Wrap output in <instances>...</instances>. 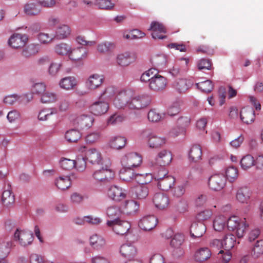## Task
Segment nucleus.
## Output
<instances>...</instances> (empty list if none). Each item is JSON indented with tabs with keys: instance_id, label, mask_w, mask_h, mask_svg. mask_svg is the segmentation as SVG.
Instances as JSON below:
<instances>
[{
	"instance_id": "44",
	"label": "nucleus",
	"mask_w": 263,
	"mask_h": 263,
	"mask_svg": "<svg viewBox=\"0 0 263 263\" xmlns=\"http://www.w3.org/2000/svg\"><path fill=\"white\" fill-rule=\"evenodd\" d=\"M56 186L62 190L69 188L71 185V180L68 176H61L57 178L54 181Z\"/></svg>"
},
{
	"instance_id": "18",
	"label": "nucleus",
	"mask_w": 263,
	"mask_h": 263,
	"mask_svg": "<svg viewBox=\"0 0 263 263\" xmlns=\"http://www.w3.org/2000/svg\"><path fill=\"white\" fill-rule=\"evenodd\" d=\"M167 84V79L160 75L155 74L148 84L149 88L154 91H160L164 90Z\"/></svg>"
},
{
	"instance_id": "14",
	"label": "nucleus",
	"mask_w": 263,
	"mask_h": 263,
	"mask_svg": "<svg viewBox=\"0 0 263 263\" xmlns=\"http://www.w3.org/2000/svg\"><path fill=\"white\" fill-rule=\"evenodd\" d=\"M109 198L116 202H120L125 199L127 196V191L118 186H111L107 193Z\"/></svg>"
},
{
	"instance_id": "34",
	"label": "nucleus",
	"mask_w": 263,
	"mask_h": 263,
	"mask_svg": "<svg viewBox=\"0 0 263 263\" xmlns=\"http://www.w3.org/2000/svg\"><path fill=\"white\" fill-rule=\"evenodd\" d=\"M89 244L92 248L99 250L105 246L106 240L102 235L93 234L89 237Z\"/></svg>"
},
{
	"instance_id": "52",
	"label": "nucleus",
	"mask_w": 263,
	"mask_h": 263,
	"mask_svg": "<svg viewBox=\"0 0 263 263\" xmlns=\"http://www.w3.org/2000/svg\"><path fill=\"white\" fill-rule=\"evenodd\" d=\"M225 178L229 182H234L238 177V170L234 166L227 167L225 170Z\"/></svg>"
},
{
	"instance_id": "47",
	"label": "nucleus",
	"mask_w": 263,
	"mask_h": 263,
	"mask_svg": "<svg viewBox=\"0 0 263 263\" xmlns=\"http://www.w3.org/2000/svg\"><path fill=\"white\" fill-rule=\"evenodd\" d=\"M70 50H71V45L66 43L57 44L54 47L55 53L62 56L68 57Z\"/></svg>"
},
{
	"instance_id": "30",
	"label": "nucleus",
	"mask_w": 263,
	"mask_h": 263,
	"mask_svg": "<svg viewBox=\"0 0 263 263\" xmlns=\"http://www.w3.org/2000/svg\"><path fill=\"white\" fill-rule=\"evenodd\" d=\"M205 225L201 222H194L190 227V234L192 238H196L202 237L206 232Z\"/></svg>"
},
{
	"instance_id": "36",
	"label": "nucleus",
	"mask_w": 263,
	"mask_h": 263,
	"mask_svg": "<svg viewBox=\"0 0 263 263\" xmlns=\"http://www.w3.org/2000/svg\"><path fill=\"white\" fill-rule=\"evenodd\" d=\"M211 255V250L208 248L203 247L195 252L194 258L197 262H202L209 259Z\"/></svg>"
},
{
	"instance_id": "57",
	"label": "nucleus",
	"mask_w": 263,
	"mask_h": 263,
	"mask_svg": "<svg viewBox=\"0 0 263 263\" xmlns=\"http://www.w3.org/2000/svg\"><path fill=\"white\" fill-rule=\"evenodd\" d=\"M61 67V63L52 62L48 68V74L51 77H55L60 71Z\"/></svg>"
},
{
	"instance_id": "20",
	"label": "nucleus",
	"mask_w": 263,
	"mask_h": 263,
	"mask_svg": "<svg viewBox=\"0 0 263 263\" xmlns=\"http://www.w3.org/2000/svg\"><path fill=\"white\" fill-rule=\"evenodd\" d=\"M193 85V82L190 79H179L172 84L173 88L178 93L185 92Z\"/></svg>"
},
{
	"instance_id": "15",
	"label": "nucleus",
	"mask_w": 263,
	"mask_h": 263,
	"mask_svg": "<svg viewBox=\"0 0 263 263\" xmlns=\"http://www.w3.org/2000/svg\"><path fill=\"white\" fill-rule=\"evenodd\" d=\"M226 184V179L222 174H215L212 175L209 179V185L213 191H220Z\"/></svg>"
},
{
	"instance_id": "54",
	"label": "nucleus",
	"mask_w": 263,
	"mask_h": 263,
	"mask_svg": "<svg viewBox=\"0 0 263 263\" xmlns=\"http://www.w3.org/2000/svg\"><path fill=\"white\" fill-rule=\"evenodd\" d=\"M116 88L112 85H108L101 90L100 94V98L108 99L114 96Z\"/></svg>"
},
{
	"instance_id": "41",
	"label": "nucleus",
	"mask_w": 263,
	"mask_h": 263,
	"mask_svg": "<svg viewBox=\"0 0 263 263\" xmlns=\"http://www.w3.org/2000/svg\"><path fill=\"white\" fill-rule=\"evenodd\" d=\"M57 114V108L55 107L46 108L40 111L37 118L40 121H45L50 119L52 116Z\"/></svg>"
},
{
	"instance_id": "49",
	"label": "nucleus",
	"mask_w": 263,
	"mask_h": 263,
	"mask_svg": "<svg viewBox=\"0 0 263 263\" xmlns=\"http://www.w3.org/2000/svg\"><path fill=\"white\" fill-rule=\"evenodd\" d=\"M40 50L39 44H31L26 47L22 51V54L25 57H29L38 53Z\"/></svg>"
},
{
	"instance_id": "23",
	"label": "nucleus",
	"mask_w": 263,
	"mask_h": 263,
	"mask_svg": "<svg viewBox=\"0 0 263 263\" xmlns=\"http://www.w3.org/2000/svg\"><path fill=\"white\" fill-rule=\"evenodd\" d=\"M132 195L138 200L145 199L149 194V189L146 185H138L130 190Z\"/></svg>"
},
{
	"instance_id": "64",
	"label": "nucleus",
	"mask_w": 263,
	"mask_h": 263,
	"mask_svg": "<svg viewBox=\"0 0 263 263\" xmlns=\"http://www.w3.org/2000/svg\"><path fill=\"white\" fill-rule=\"evenodd\" d=\"M96 4L99 9L105 10H111L115 6L110 0H97Z\"/></svg>"
},
{
	"instance_id": "8",
	"label": "nucleus",
	"mask_w": 263,
	"mask_h": 263,
	"mask_svg": "<svg viewBox=\"0 0 263 263\" xmlns=\"http://www.w3.org/2000/svg\"><path fill=\"white\" fill-rule=\"evenodd\" d=\"M137 58V53L134 51H125L118 53L116 58L117 64L121 67H126L135 62Z\"/></svg>"
},
{
	"instance_id": "37",
	"label": "nucleus",
	"mask_w": 263,
	"mask_h": 263,
	"mask_svg": "<svg viewBox=\"0 0 263 263\" xmlns=\"http://www.w3.org/2000/svg\"><path fill=\"white\" fill-rule=\"evenodd\" d=\"M13 245V242L8 239L0 240V258H4L9 255Z\"/></svg>"
},
{
	"instance_id": "13",
	"label": "nucleus",
	"mask_w": 263,
	"mask_h": 263,
	"mask_svg": "<svg viewBox=\"0 0 263 263\" xmlns=\"http://www.w3.org/2000/svg\"><path fill=\"white\" fill-rule=\"evenodd\" d=\"M105 81L104 76L99 73L90 74L85 82L86 87L90 90H95L100 88Z\"/></svg>"
},
{
	"instance_id": "45",
	"label": "nucleus",
	"mask_w": 263,
	"mask_h": 263,
	"mask_svg": "<svg viewBox=\"0 0 263 263\" xmlns=\"http://www.w3.org/2000/svg\"><path fill=\"white\" fill-rule=\"evenodd\" d=\"M223 249L230 251L236 243V239L235 235L232 234L226 235L222 239Z\"/></svg>"
},
{
	"instance_id": "33",
	"label": "nucleus",
	"mask_w": 263,
	"mask_h": 263,
	"mask_svg": "<svg viewBox=\"0 0 263 263\" xmlns=\"http://www.w3.org/2000/svg\"><path fill=\"white\" fill-rule=\"evenodd\" d=\"M23 11L26 15L33 16L39 15L41 9L36 3L29 2L24 5Z\"/></svg>"
},
{
	"instance_id": "53",
	"label": "nucleus",
	"mask_w": 263,
	"mask_h": 263,
	"mask_svg": "<svg viewBox=\"0 0 263 263\" xmlns=\"http://www.w3.org/2000/svg\"><path fill=\"white\" fill-rule=\"evenodd\" d=\"M163 114L160 113L156 109H151L147 114V118L149 122L157 123L163 119Z\"/></svg>"
},
{
	"instance_id": "12",
	"label": "nucleus",
	"mask_w": 263,
	"mask_h": 263,
	"mask_svg": "<svg viewBox=\"0 0 263 263\" xmlns=\"http://www.w3.org/2000/svg\"><path fill=\"white\" fill-rule=\"evenodd\" d=\"M150 103L147 96H138L127 100V107L130 109L138 110L147 106Z\"/></svg>"
},
{
	"instance_id": "32",
	"label": "nucleus",
	"mask_w": 263,
	"mask_h": 263,
	"mask_svg": "<svg viewBox=\"0 0 263 263\" xmlns=\"http://www.w3.org/2000/svg\"><path fill=\"white\" fill-rule=\"evenodd\" d=\"M252 195L251 190L247 186L239 188L236 194V200L241 203H248Z\"/></svg>"
},
{
	"instance_id": "1",
	"label": "nucleus",
	"mask_w": 263,
	"mask_h": 263,
	"mask_svg": "<svg viewBox=\"0 0 263 263\" xmlns=\"http://www.w3.org/2000/svg\"><path fill=\"white\" fill-rule=\"evenodd\" d=\"M248 226L249 224L245 218L240 219L234 215L230 216L229 218H227V227L228 230L235 231L238 238H242L244 236Z\"/></svg>"
},
{
	"instance_id": "61",
	"label": "nucleus",
	"mask_w": 263,
	"mask_h": 263,
	"mask_svg": "<svg viewBox=\"0 0 263 263\" xmlns=\"http://www.w3.org/2000/svg\"><path fill=\"white\" fill-rule=\"evenodd\" d=\"M199 89L205 92H211L214 87L212 82L210 80L204 81L197 84Z\"/></svg>"
},
{
	"instance_id": "35",
	"label": "nucleus",
	"mask_w": 263,
	"mask_h": 263,
	"mask_svg": "<svg viewBox=\"0 0 263 263\" xmlns=\"http://www.w3.org/2000/svg\"><path fill=\"white\" fill-rule=\"evenodd\" d=\"M122 212L127 215L135 214L139 210V204L138 202L133 200H126L121 206Z\"/></svg>"
},
{
	"instance_id": "24",
	"label": "nucleus",
	"mask_w": 263,
	"mask_h": 263,
	"mask_svg": "<svg viewBox=\"0 0 263 263\" xmlns=\"http://www.w3.org/2000/svg\"><path fill=\"white\" fill-rule=\"evenodd\" d=\"M2 202L3 205L7 209L11 208L14 204L15 197L9 184L8 185L7 189H5L2 193Z\"/></svg>"
},
{
	"instance_id": "17",
	"label": "nucleus",
	"mask_w": 263,
	"mask_h": 263,
	"mask_svg": "<svg viewBox=\"0 0 263 263\" xmlns=\"http://www.w3.org/2000/svg\"><path fill=\"white\" fill-rule=\"evenodd\" d=\"M148 30L152 31V36L155 40H162L166 37V36L164 35L166 32L165 27L158 22H152Z\"/></svg>"
},
{
	"instance_id": "21",
	"label": "nucleus",
	"mask_w": 263,
	"mask_h": 263,
	"mask_svg": "<svg viewBox=\"0 0 263 263\" xmlns=\"http://www.w3.org/2000/svg\"><path fill=\"white\" fill-rule=\"evenodd\" d=\"M158 220L154 215H148L143 217L139 222V228L143 231H150L157 225Z\"/></svg>"
},
{
	"instance_id": "19",
	"label": "nucleus",
	"mask_w": 263,
	"mask_h": 263,
	"mask_svg": "<svg viewBox=\"0 0 263 263\" xmlns=\"http://www.w3.org/2000/svg\"><path fill=\"white\" fill-rule=\"evenodd\" d=\"M86 157L87 160L93 165H103L107 161L103 160L100 152L95 148H90L87 151Z\"/></svg>"
},
{
	"instance_id": "25",
	"label": "nucleus",
	"mask_w": 263,
	"mask_h": 263,
	"mask_svg": "<svg viewBox=\"0 0 263 263\" xmlns=\"http://www.w3.org/2000/svg\"><path fill=\"white\" fill-rule=\"evenodd\" d=\"M109 109L108 104L103 101L95 102L90 107L91 112L95 116H101L107 112Z\"/></svg>"
},
{
	"instance_id": "48",
	"label": "nucleus",
	"mask_w": 263,
	"mask_h": 263,
	"mask_svg": "<svg viewBox=\"0 0 263 263\" xmlns=\"http://www.w3.org/2000/svg\"><path fill=\"white\" fill-rule=\"evenodd\" d=\"M255 160L254 157L250 154L244 156L240 160L241 168L244 171H248L253 166H254Z\"/></svg>"
},
{
	"instance_id": "43",
	"label": "nucleus",
	"mask_w": 263,
	"mask_h": 263,
	"mask_svg": "<svg viewBox=\"0 0 263 263\" xmlns=\"http://www.w3.org/2000/svg\"><path fill=\"white\" fill-rule=\"evenodd\" d=\"M134 170V169H128L122 167L119 173L120 178L125 181H136L137 173L133 171Z\"/></svg>"
},
{
	"instance_id": "62",
	"label": "nucleus",
	"mask_w": 263,
	"mask_h": 263,
	"mask_svg": "<svg viewBox=\"0 0 263 263\" xmlns=\"http://www.w3.org/2000/svg\"><path fill=\"white\" fill-rule=\"evenodd\" d=\"M106 214L110 218H115L119 216L121 213L120 208L115 205H112L107 208Z\"/></svg>"
},
{
	"instance_id": "46",
	"label": "nucleus",
	"mask_w": 263,
	"mask_h": 263,
	"mask_svg": "<svg viewBox=\"0 0 263 263\" xmlns=\"http://www.w3.org/2000/svg\"><path fill=\"white\" fill-rule=\"evenodd\" d=\"M189 158L191 161L197 162L201 159L202 148L200 145H194L192 146L189 152Z\"/></svg>"
},
{
	"instance_id": "6",
	"label": "nucleus",
	"mask_w": 263,
	"mask_h": 263,
	"mask_svg": "<svg viewBox=\"0 0 263 263\" xmlns=\"http://www.w3.org/2000/svg\"><path fill=\"white\" fill-rule=\"evenodd\" d=\"M108 227H111L112 230L118 235H124L130 229V223L126 220L120 219H115L113 220H108L106 222Z\"/></svg>"
},
{
	"instance_id": "9",
	"label": "nucleus",
	"mask_w": 263,
	"mask_h": 263,
	"mask_svg": "<svg viewBox=\"0 0 263 263\" xmlns=\"http://www.w3.org/2000/svg\"><path fill=\"white\" fill-rule=\"evenodd\" d=\"M184 240V235L182 234H176L172 238L170 242V246L173 248V255L180 257L184 254V251L183 247V243Z\"/></svg>"
},
{
	"instance_id": "3",
	"label": "nucleus",
	"mask_w": 263,
	"mask_h": 263,
	"mask_svg": "<svg viewBox=\"0 0 263 263\" xmlns=\"http://www.w3.org/2000/svg\"><path fill=\"white\" fill-rule=\"evenodd\" d=\"M142 162V158L137 153L130 152L125 154L121 159L122 167L135 169L139 167Z\"/></svg>"
},
{
	"instance_id": "10",
	"label": "nucleus",
	"mask_w": 263,
	"mask_h": 263,
	"mask_svg": "<svg viewBox=\"0 0 263 263\" xmlns=\"http://www.w3.org/2000/svg\"><path fill=\"white\" fill-rule=\"evenodd\" d=\"M191 123V119L187 116H181L177 120V127L173 128L170 132V134L173 137H177L179 135H184L186 128Z\"/></svg>"
},
{
	"instance_id": "22",
	"label": "nucleus",
	"mask_w": 263,
	"mask_h": 263,
	"mask_svg": "<svg viewBox=\"0 0 263 263\" xmlns=\"http://www.w3.org/2000/svg\"><path fill=\"white\" fill-rule=\"evenodd\" d=\"M28 41V36L25 34L15 33L9 40V44L13 48L23 47Z\"/></svg>"
},
{
	"instance_id": "42",
	"label": "nucleus",
	"mask_w": 263,
	"mask_h": 263,
	"mask_svg": "<svg viewBox=\"0 0 263 263\" xmlns=\"http://www.w3.org/2000/svg\"><path fill=\"white\" fill-rule=\"evenodd\" d=\"M126 139L122 136H115L110 138L109 141V146L115 149H120L126 144Z\"/></svg>"
},
{
	"instance_id": "56",
	"label": "nucleus",
	"mask_w": 263,
	"mask_h": 263,
	"mask_svg": "<svg viewBox=\"0 0 263 263\" xmlns=\"http://www.w3.org/2000/svg\"><path fill=\"white\" fill-rule=\"evenodd\" d=\"M153 176L151 173L139 174L137 173L136 180L137 182L142 185H145L151 182Z\"/></svg>"
},
{
	"instance_id": "63",
	"label": "nucleus",
	"mask_w": 263,
	"mask_h": 263,
	"mask_svg": "<svg viewBox=\"0 0 263 263\" xmlns=\"http://www.w3.org/2000/svg\"><path fill=\"white\" fill-rule=\"evenodd\" d=\"M21 117L20 112L16 109H12L8 112L7 119L9 123H13L18 121Z\"/></svg>"
},
{
	"instance_id": "58",
	"label": "nucleus",
	"mask_w": 263,
	"mask_h": 263,
	"mask_svg": "<svg viewBox=\"0 0 263 263\" xmlns=\"http://www.w3.org/2000/svg\"><path fill=\"white\" fill-rule=\"evenodd\" d=\"M37 39L41 44L47 45L51 43L54 38L49 34L40 32L37 35Z\"/></svg>"
},
{
	"instance_id": "50",
	"label": "nucleus",
	"mask_w": 263,
	"mask_h": 263,
	"mask_svg": "<svg viewBox=\"0 0 263 263\" xmlns=\"http://www.w3.org/2000/svg\"><path fill=\"white\" fill-rule=\"evenodd\" d=\"M251 254L254 258H258L263 255V240L256 241L252 248Z\"/></svg>"
},
{
	"instance_id": "4",
	"label": "nucleus",
	"mask_w": 263,
	"mask_h": 263,
	"mask_svg": "<svg viewBox=\"0 0 263 263\" xmlns=\"http://www.w3.org/2000/svg\"><path fill=\"white\" fill-rule=\"evenodd\" d=\"M141 136L143 138H146L148 146L152 148H160L166 143L165 137L158 136L155 133L149 130L142 131Z\"/></svg>"
},
{
	"instance_id": "59",
	"label": "nucleus",
	"mask_w": 263,
	"mask_h": 263,
	"mask_svg": "<svg viewBox=\"0 0 263 263\" xmlns=\"http://www.w3.org/2000/svg\"><path fill=\"white\" fill-rule=\"evenodd\" d=\"M46 90V85L44 82L34 83L32 86L31 90L34 94L42 95Z\"/></svg>"
},
{
	"instance_id": "31",
	"label": "nucleus",
	"mask_w": 263,
	"mask_h": 263,
	"mask_svg": "<svg viewBox=\"0 0 263 263\" xmlns=\"http://www.w3.org/2000/svg\"><path fill=\"white\" fill-rule=\"evenodd\" d=\"M241 120L245 124H249L255 120V112L253 108L247 106L243 108L240 112Z\"/></svg>"
},
{
	"instance_id": "16",
	"label": "nucleus",
	"mask_w": 263,
	"mask_h": 263,
	"mask_svg": "<svg viewBox=\"0 0 263 263\" xmlns=\"http://www.w3.org/2000/svg\"><path fill=\"white\" fill-rule=\"evenodd\" d=\"M88 56V51L81 47L72 48L68 56L69 59L74 62H81L85 60Z\"/></svg>"
},
{
	"instance_id": "2",
	"label": "nucleus",
	"mask_w": 263,
	"mask_h": 263,
	"mask_svg": "<svg viewBox=\"0 0 263 263\" xmlns=\"http://www.w3.org/2000/svg\"><path fill=\"white\" fill-rule=\"evenodd\" d=\"M98 170H96L92 177L98 182L107 183L110 181L115 176L114 172L110 168L111 163L107 160L105 164Z\"/></svg>"
},
{
	"instance_id": "39",
	"label": "nucleus",
	"mask_w": 263,
	"mask_h": 263,
	"mask_svg": "<svg viewBox=\"0 0 263 263\" xmlns=\"http://www.w3.org/2000/svg\"><path fill=\"white\" fill-rule=\"evenodd\" d=\"M175 179L171 175H167L163 179L157 183L158 187L161 190L167 191L170 190L175 184Z\"/></svg>"
},
{
	"instance_id": "26",
	"label": "nucleus",
	"mask_w": 263,
	"mask_h": 263,
	"mask_svg": "<svg viewBox=\"0 0 263 263\" xmlns=\"http://www.w3.org/2000/svg\"><path fill=\"white\" fill-rule=\"evenodd\" d=\"M120 253L121 256L129 260L134 259L137 253L135 246L129 243H125L121 246Z\"/></svg>"
},
{
	"instance_id": "29",
	"label": "nucleus",
	"mask_w": 263,
	"mask_h": 263,
	"mask_svg": "<svg viewBox=\"0 0 263 263\" xmlns=\"http://www.w3.org/2000/svg\"><path fill=\"white\" fill-rule=\"evenodd\" d=\"M71 32V28L68 25L60 24L56 28L54 37L59 40H65L70 36Z\"/></svg>"
},
{
	"instance_id": "40",
	"label": "nucleus",
	"mask_w": 263,
	"mask_h": 263,
	"mask_svg": "<svg viewBox=\"0 0 263 263\" xmlns=\"http://www.w3.org/2000/svg\"><path fill=\"white\" fill-rule=\"evenodd\" d=\"M227 217L223 215L216 216L213 221V227L216 231L221 232L226 228Z\"/></svg>"
},
{
	"instance_id": "11",
	"label": "nucleus",
	"mask_w": 263,
	"mask_h": 263,
	"mask_svg": "<svg viewBox=\"0 0 263 263\" xmlns=\"http://www.w3.org/2000/svg\"><path fill=\"white\" fill-rule=\"evenodd\" d=\"M94 121L93 118L90 115L82 114L78 115L72 121V124L81 130L87 129L91 127Z\"/></svg>"
},
{
	"instance_id": "5",
	"label": "nucleus",
	"mask_w": 263,
	"mask_h": 263,
	"mask_svg": "<svg viewBox=\"0 0 263 263\" xmlns=\"http://www.w3.org/2000/svg\"><path fill=\"white\" fill-rule=\"evenodd\" d=\"M33 234L29 231L17 229L14 234V239L23 247L30 245L33 241Z\"/></svg>"
},
{
	"instance_id": "60",
	"label": "nucleus",
	"mask_w": 263,
	"mask_h": 263,
	"mask_svg": "<svg viewBox=\"0 0 263 263\" xmlns=\"http://www.w3.org/2000/svg\"><path fill=\"white\" fill-rule=\"evenodd\" d=\"M90 263H111L110 258L107 255L98 254L92 256Z\"/></svg>"
},
{
	"instance_id": "38",
	"label": "nucleus",
	"mask_w": 263,
	"mask_h": 263,
	"mask_svg": "<svg viewBox=\"0 0 263 263\" xmlns=\"http://www.w3.org/2000/svg\"><path fill=\"white\" fill-rule=\"evenodd\" d=\"M129 97V95L124 91L119 92L114 100V106L119 109L127 107V100Z\"/></svg>"
},
{
	"instance_id": "7",
	"label": "nucleus",
	"mask_w": 263,
	"mask_h": 263,
	"mask_svg": "<svg viewBox=\"0 0 263 263\" xmlns=\"http://www.w3.org/2000/svg\"><path fill=\"white\" fill-rule=\"evenodd\" d=\"M172 155L170 151L162 149L160 151L154 160L148 164L150 166H165L169 165L172 161Z\"/></svg>"
},
{
	"instance_id": "27",
	"label": "nucleus",
	"mask_w": 263,
	"mask_h": 263,
	"mask_svg": "<svg viewBox=\"0 0 263 263\" xmlns=\"http://www.w3.org/2000/svg\"><path fill=\"white\" fill-rule=\"evenodd\" d=\"M153 203L157 209L162 210H164L169 205V198L165 194L157 193L154 196Z\"/></svg>"
},
{
	"instance_id": "55",
	"label": "nucleus",
	"mask_w": 263,
	"mask_h": 263,
	"mask_svg": "<svg viewBox=\"0 0 263 263\" xmlns=\"http://www.w3.org/2000/svg\"><path fill=\"white\" fill-rule=\"evenodd\" d=\"M57 100V95L51 91L45 92L41 97V101L43 103H52L55 102Z\"/></svg>"
},
{
	"instance_id": "51",
	"label": "nucleus",
	"mask_w": 263,
	"mask_h": 263,
	"mask_svg": "<svg viewBox=\"0 0 263 263\" xmlns=\"http://www.w3.org/2000/svg\"><path fill=\"white\" fill-rule=\"evenodd\" d=\"M65 137L69 142H76L81 138V134L78 129H71L66 132Z\"/></svg>"
},
{
	"instance_id": "28",
	"label": "nucleus",
	"mask_w": 263,
	"mask_h": 263,
	"mask_svg": "<svg viewBox=\"0 0 263 263\" xmlns=\"http://www.w3.org/2000/svg\"><path fill=\"white\" fill-rule=\"evenodd\" d=\"M77 84V80L73 76L65 77L62 78L59 82L60 88L67 91L74 89Z\"/></svg>"
}]
</instances>
